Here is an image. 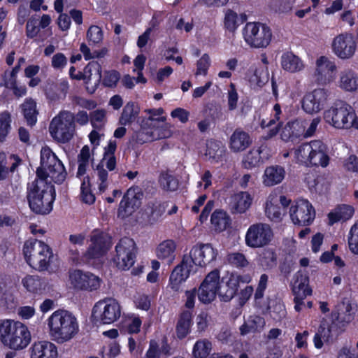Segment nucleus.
<instances>
[{
    "label": "nucleus",
    "instance_id": "obj_1",
    "mask_svg": "<svg viewBox=\"0 0 358 358\" xmlns=\"http://www.w3.org/2000/svg\"><path fill=\"white\" fill-rule=\"evenodd\" d=\"M49 335L57 343L71 341L79 331V324L76 316L66 310L53 312L47 320Z\"/></svg>",
    "mask_w": 358,
    "mask_h": 358
},
{
    "label": "nucleus",
    "instance_id": "obj_2",
    "mask_svg": "<svg viewBox=\"0 0 358 358\" xmlns=\"http://www.w3.org/2000/svg\"><path fill=\"white\" fill-rule=\"evenodd\" d=\"M55 199L54 186L48 180L36 178L28 187L27 199L32 211L48 214L52 209Z\"/></svg>",
    "mask_w": 358,
    "mask_h": 358
},
{
    "label": "nucleus",
    "instance_id": "obj_3",
    "mask_svg": "<svg viewBox=\"0 0 358 358\" xmlns=\"http://www.w3.org/2000/svg\"><path fill=\"white\" fill-rule=\"evenodd\" d=\"M324 120L337 129H358V116L353 108L343 101L334 102L324 112Z\"/></svg>",
    "mask_w": 358,
    "mask_h": 358
},
{
    "label": "nucleus",
    "instance_id": "obj_4",
    "mask_svg": "<svg viewBox=\"0 0 358 358\" xmlns=\"http://www.w3.org/2000/svg\"><path fill=\"white\" fill-rule=\"evenodd\" d=\"M0 341L10 349L22 350L29 344L31 334L22 322L5 320L0 323Z\"/></svg>",
    "mask_w": 358,
    "mask_h": 358
},
{
    "label": "nucleus",
    "instance_id": "obj_5",
    "mask_svg": "<svg viewBox=\"0 0 358 358\" xmlns=\"http://www.w3.org/2000/svg\"><path fill=\"white\" fill-rule=\"evenodd\" d=\"M23 253L28 264L40 271L49 270L54 259L50 247L43 241L37 239L27 241L23 246Z\"/></svg>",
    "mask_w": 358,
    "mask_h": 358
},
{
    "label": "nucleus",
    "instance_id": "obj_6",
    "mask_svg": "<svg viewBox=\"0 0 358 358\" xmlns=\"http://www.w3.org/2000/svg\"><path fill=\"white\" fill-rule=\"evenodd\" d=\"M294 157L300 163L322 167H326L329 162L327 146L319 140L298 146L294 150Z\"/></svg>",
    "mask_w": 358,
    "mask_h": 358
},
{
    "label": "nucleus",
    "instance_id": "obj_7",
    "mask_svg": "<svg viewBox=\"0 0 358 358\" xmlns=\"http://www.w3.org/2000/svg\"><path fill=\"white\" fill-rule=\"evenodd\" d=\"M66 173L62 162L48 147L41 151V166L36 171V178L48 180L51 178L56 183L62 182L66 178Z\"/></svg>",
    "mask_w": 358,
    "mask_h": 358
},
{
    "label": "nucleus",
    "instance_id": "obj_8",
    "mask_svg": "<svg viewBox=\"0 0 358 358\" xmlns=\"http://www.w3.org/2000/svg\"><path fill=\"white\" fill-rule=\"evenodd\" d=\"M51 137L57 143H69L76 134L74 114L68 110H62L55 116L49 125Z\"/></svg>",
    "mask_w": 358,
    "mask_h": 358
},
{
    "label": "nucleus",
    "instance_id": "obj_9",
    "mask_svg": "<svg viewBox=\"0 0 358 358\" xmlns=\"http://www.w3.org/2000/svg\"><path fill=\"white\" fill-rule=\"evenodd\" d=\"M245 42L254 48L267 47L272 38L271 29L259 22H248L243 29Z\"/></svg>",
    "mask_w": 358,
    "mask_h": 358
},
{
    "label": "nucleus",
    "instance_id": "obj_10",
    "mask_svg": "<svg viewBox=\"0 0 358 358\" xmlns=\"http://www.w3.org/2000/svg\"><path fill=\"white\" fill-rule=\"evenodd\" d=\"M217 255V250L211 244H196L183 255V264L192 268L194 266L205 267L215 261Z\"/></svg>",
    "mask_w": 358,
    "mask_h": 358
},
{
    "label": "nucleus",
    "instance_id": "obj_11",
    "mask_svg": "<svg viewBox=\"0 0 358 358\" xmlns=\"http://www.w3.org/2000/svg\"><path fill=\"white\" fill-rule=\"evenodd\" d=\"M122 313L121 306L113 298L98 301L93 308V316L100 323L110 324L117 321Z\"/></svg>",
    "mask_w": 358,
    "mask_h": 358
},
{
    "label": "nucleus",
    "instance_id": "obj_12",
    "mask_svg": "<svg viewBox=\"0 0 358 358\" xmlns=\"http://www.w3.org/2000/svg\"><path fill=\"white\" fill-rule=\"evenodd\" d=\"M273 232L268 224L255 223L248 229L245 241L252 248H259L268 245L273 240Z\"/></svg>",
    "mask_w": 358,
    "mask_h": 358
},
{
    "label": "nucleus",
    "instance_id": "obj_13",
    "mask_svg": "<svg viewBox=\"0 0 358 358\" xmlns=\"http://www.w3.org/2000/svg\"><path fill=\"white\" fill-rule=\"evenodd\" d=\"M116 255L114 262L122 270H127L135 262L136 244L133 239L124 237L115 246Z\"/></svg>",
    "mask_w": 358,
    "mask_h": 358
},
{
    "label": "nucleus",
    "instance_id": "obj_14",
    "mask_svg": "<svg viewBox=\"0 0 358 358\" xmlns=\"http://www.w3.org/2000/svg\"><path fill=\"white\" fill-rule=\"evenodd\" d=\"M331 50L341 59L352 58L357 50V43L353 34L343 32L336 35L331 42Z\"/></svg>",
    "mask_w": 358,
    "mask_h": 358
},
{
    "label": "nucleus",
    "instance_id": "obj_15",
    "mask_svg": "<svg viewBox=\"0 0 358 358\" xmlns=\"http://www.w3.org/2000/svg\"><path fill=\"white\" fill-rule=\"evenodd\" d=\"M69 280L73 288L89 292L99 289L102 282L99 276L90 272H83L81 270L69 271Z\"/></svg>",
    "mask_w": 358,
    "mask_h": 358
},
{
    "label": "nucleus",
    "instance_id": "obj_16",
    "mask_svg": "<svg viewBox=\"0 0 358 358\" xmlns=\"http://www.w3.org/2000/svg\"><path fill=\"white\" fill-rule=\"evenodd\" d=\"M336 71L337 66L334 61L327 56H320L315 60L313 78L317 85H327L333 81Z\"/></svg>",
    "mask_w": 358,
    "mask_h": 358
},
{
    "label": "nucleus",
    "instance_id": "obj_17",
    "mask_svg": "<svg viewBox=\"0 0 358 358\" xmlns=\"http://www.w3.org/2000/svg\"><path fill=\"white\" fill-rule=\"evenodd\" d=\"M220 275L218 269L210 271L201 282L199 290L198 297L201 302L210 303L220 292Z\"/></svg>",
    "mask_w": 358,
    "mask_h": 358
},
{
    "label": "nucleus",
    "instance_id": "obj_18",
    "mask_svg": "<svg viewBox=\"0 0 358 358\" xmlns=\"http://www.w3.org/2000/svg\"><path fill=\"white\" fill-rule=\"evenodd\" d=\"M110 247V237L106 234L95 229L90 235V244L85 253V257L87 259H99L105 255Z\"/></svg>",
    "mask_w": 358,
    "mask_h": 358
},
{
    "label": "nucleus",
    "instance_id": "obj_19",
    "mask_svg": "<svg viewBox=\"0 0 358 358\" xmlns=\"http://www.w3.org/2000/svg\"><path fill=\"white\" fill-rule=\"evenodd\" d=\"M329 92L324 88H317L304 94L301 99L302 109L308 114L321 111L327 103Z\"/></svg>",
    "mask_w": 358,
    "mask_h": 358
},
{
    "label": "nucleus",
    "instance_id": "obj_20",
    "mask_svg": "<svg viewBox=\"0 0 358 358\" xmlns=\"http://www.w3.org/2000/svg\"><path fill=\"white\" fill-rule=\"evenodd\" d=\"M289 215L294 224L308 225L314 220L315 211L308 200L299 199L291 206Z\"/></svg>",
    "mask_w": 358,
    "mask_h": 358
},
{
    "label": "nucleus",
    "instance_id": "obj_21",
    "mask_svg": "<svg viewBox=\"0 0 358 358\" xmlns=\"http://www.w3.org/2000/svg\"><path fill=\"white\" fill-rule=\"evenodd\" d=\"M155 123L151 130L145 131L141 130L136 134V141L141 144L145 143L148 141H156L158 139L169 138L171 136L172 126L165 122Z\"/></svg>",
    "mask_w": 358,
    "mask_h": 358
},
{
    "label": "nucleus",
    "instance_id": "obj_22",
    "mask_svg": "<svg viewBox=\"0 0 358 358\" xmlns=\"http://www.w3.org/2000/svg\"><path fill=\"white\" fill-rule=\"evenodd\" d=\"M104 166L109 171H113L116 166L115 156H103V159L94 170V176L96 178V182L100 193L104 192L108 186V172Z\"/></svg>",
    "mask_w": 358,
    "mask_h": 358
},
{
    "label": "nucleus",
    "instance_id": "obj_23",
    "mask_svg": "<svg viewBox=\"0 0 358 358\" xmlns=\"http://www.w3.org/2000/svg\"><path fill=\"white\" fill-rule=\"evenodd\" d=\"M336 85L344 92H356L358 91V73L350 68L341 70Z\"/></svg>",
    "mask_w": 358,
    "mask_h": 358
},
{
    "label": "nucleus",
    "instance_id": "obj_24",
    "mask_svg": "<svg viewBox=\"0 0 358 358\" xmlns=\"http://www.w3.org/2000/svg\"><path fill=\"white\" fill-rule=\"evenodd\" d=\"M30 358H57V348L48 341L34 342L29 348Z\"/></svg>",
    "mask_w": 358,
    "mask_h": 358
},
{
    "label": "nucleus",
    "instance_id": "obj_25",
    "mask_svg": "<svg viewBox=\"0 0 358 358\" xmlns=\"http://www.w3.org/2000/svg\"><path fill=\"white\" fill-rule=\"evenodd\" d=\"M252 197L248 192H239L231 196L229 207L232 213L242 214L251 206Z\"/></svg>",
    "mask_w": 358,
    "mask_h": 358
},
{
    "label": "nucleus",
    "instance_id": "obj_26",
    "mask_svg": "<svg viewBox=\"0 0 358 358\" xmlns=\"http://www.w3.org/2000/svg\"><path fill=\"white\" fill-rule=\"evenodd\" d=\"M278 193L272 192L267 197L265 203V214L273 222H279L285 213L283 208L278 204Z\"/></svg>",
    "mask_w": 358,
    "mask_h": 358
},
{
    "label": "nucleus",
    "instance_id": "obj_27",
    "mask_svg": "<svg viewBox=\"0 0 358 358\" xmlns=\"http://www.w3.org/2000/svg\"><path fill=\"white\" fill-rule=\"evenodd\" d=\"M136 189L129 188L120 201L118 216L124 218L132 214L138 206Z\"/></svg>",
    "mask_w": 358,
    "mask_h": 358
},
{
    "label": "nucleus",
    "instance_id": "obj_28",
    "mask_svg": "<svg viewBox=\"0 0 358 358\" xmlns=\"http://www.w3.org/2000/svg\"><path fill=\"white\" fill-rule=\"evenodd\" d=\"M280 65L284 71L291 73L301 72L306 67L302 59L292 52H286L281 55Z\"/></svg>",
    "mask_w": 358,
    "mask_h": 358
},
{
    "label": "nucleus",
    "instance_id": "obj_29",
    "mask_svg": "<svg viewBox=\"0 0 358 358\" xmlns=\"http://www.w3.org/2000/svg\"><path fill=\"white\" fill-rule=\"evenodd\" d=\"M266 147L261 145L258 148H252L245 153L242 159L241 165L245 169H252L259 166L264 162V159L267 158L264 154L266 151Z\"/></svg>",
    "mask_w": 358,
    "mask_h": 358
},
{
    "label": "nucleus",
    "instance_id": "obj_30",
    "mask_svg": "<svg viewBox=\"0 0 358 358\" xmlns=\"http://www.w3.org/2000/svg\"><path fill=\"white\" fill-rule=\"evenodd\" d=\"M192 267H189L183 264V259L180 264L178 265L172 271L169 278V286L175 292L180 289L181 285L188 278Z\"/></svg>",
    "mask_w": 358,
    "mask_h": 358
},
{
    "label": "nucleus",
    "instance_id": "obj_31",
    "mask_svg": "<svg viewBox=\"0 0 358 358\" xmlns=\"http://www.w3.org/2000/svg\"><path fill=\"white\" fill-rule=\"evenodd\" d=\"M251 143L250 135L241 129H236L230 137L229 148L234 152H240L248 148Z\"/></svg>",
    "mask_w": 358,
    "mask_h": 358
},
{
    "label": "nucleus",
    "instance_id": "obj_32",
    "mask_svg": "<svg viewBox=\"0 0 358 358\" xmlns=\"http://www.w3.org/2000/svg\"><path fill=\"white\" fill-rule=\"evenodd\" d=\"M82 78L85 80L86 84L91 85L92 90L96 87L101 78V67L96 62H90L84 69Z\"/></svg>",
    "mask_w": 358,
    "mask_h": 358
},
{
    "label": "nucleus",
    "instance_id": "obj_33",
    "mask_svg": "<svg viewBox=\"0 0 358 358\" xmlns=\"http://www.w3.org/2000/svg\"><path fill=\"white\" fill-rule=\"evenodd\" d=\"M355 214L353 206L347 204L337 206L328 214L329 224L332 225L338 222H345L351 219Z\"/></svg>",
    "mask_w": 358,
    "mask_h": 358
},
{
    "label": "nucleus",
    "instance_id": "obj_34",
    "mask_svg": "<svg viewBox=\"0 0 358 358\" xmlns=\"http://www.w3.org/2000/svg\"><path fill=\"white\" fill-rule=\"evenodd\" d=\"M285 176V169L280 166H271L267 167L262 177L263 184L266 187H271L280 183Z\"/></svg>",
    "mask_w": 358,
    "mask_h": 358
},
{
    "label": "nucleus",
    "instance_id": "obj_35",
    "mask_svg": "<svg viewBox=\"0 0 358 358\" xmlns=\"http://www.w3.org/2000/svg\"><path fill=\"white\" fill-rule=\"evenodd\" d=\"M304 134V123L299 120L287 122L280 133L284 141H294Z\"/></svg>",
    "mask_w": 358,
    "mask_h": 358
},
{
    "label": "nucleus",
    "instance_id": "obj_36",
    "mask_svg": "<svg viewBox=\"0 0 358 358\" xmlns=\"http://www.w3.org/2000/svg\"><path fill=\"white\" fill-rule=\"evenodd\" d=\"M176 245L171 240H166L161 243L156 250L157 257L168 264H171L176 257Z\"/></svg>",
    "mask_w": 358,
    "mask_h": 358
},
{
    "label": "nucleus",
    "instance_id": "obj_37",
    "mask_svg": "<svg viewBox=\"0 0 358 358\" xmlns=\"http://www.w3.org/2000/svg\"><path fill=\"white\" fill-rule=\"evenodd\" d=\"M292 287L294 296H307L311 294V289L308 287V278L301 271L295 274Z\"/></svg>",
    "mask_w": 358,
    "mask_h": 358
},
{
    "label": "nucleus",
    "instance_id": "obj_38",
    "mask_svg": "<svg viewBox=\"0 0 358 358\" xmlns=\"http://www.w3.org/2000/svg\"><path fill=\"white\" fill-rule=\"evenodd\" d=\"M210 223L215 231L222 232L230 226L231 218L224 210H216L211 215Z\"/></svg>",
    "mask_w": 358,
    "mask_h": 358
},
{
    "label": "nucleus",
    "instance_id": "obj_39",
    "mask_svg": "<svg viewBox=\"0 0 358 358\" xmlns=\"http://www.w3.org/2000/svg\"><path fill=\"white\" fill-rule=\"evenodd\" d=\"M248 78L252 85L262 87L268 81V70L263 66H252L249 69Z\"/></svg>",
    "mask_w": 358,
    "mask_h": 358
},
{
    "label": "nucleus",
    "instance_id": "obj_40",
    "mask_svg": "<svg viewBox=\"0 0 358 358\" xmlns=\"http://www.w3.org/2000/svg\"><path fill=\"white\" fill-rule=\"evenodd\" d=\"M192 313L190 310H184L179 316L176 324V334L180 339L185 338L190 332Z\"/></svg>",
    "mask_w": 358,
    "mask_h": 358
},
{
    "label": "nucleus",
    "instance_id": "obj_41",
    "mask_svg": "<svg viewBox=\"0 0 358 358\" xmlns=\"http://www.w3.org/2000/svg\"><path fill=\"white\" fill-rule=\"evenodd\" d=\"M238 287L237 278L230 274L228 280L224 285H220L219 296L223 301H229L236 295Z\"/></svg>",
    "mask_w": 358,
    "mask_h": 358
},
{
    "label": "nucleus",
    "instance_id": "obj_42",
    "mask_svg": "<svg viewBox=\"0 0 358 358\" xmlns=\"http://www.w3.org/2000/svg\"><path fill=\"white\" fill-rule=\"evenodd\" d=\"M225 148L221 142L210 140L206 142L205 155L215 162L222 160L225 154Z\"/></svg>",
    "mask_w": 358,
    "mask_h": 358
},
{
    "label": "nucleus",
    "instance_id": "obj_43",
    "mask_svg": "<svg viewBox=\"0 0 358 358\" xmlns=\"http://www.w3.org/2000/svg\"><path fill=\"white\" fill-rule=\"evenodd\" d=\"M244 22V19L231 9L226 10L223 20L224 29L230 32L234 33L239 26Z\"/></svg>",
    "mask_w": 358,
    "mask_h": 358
},
{
    "label": "nucleus",
    "instance_id": "obj_44",
    "mask_svg": "<svg viewBox=\"0 0 358 358\" xmlns=\"http://www.w3.org/2000/svg\"><path fill=\"white\" fill-rule=\"evenodd\" d=\"M21 108L27 124L30 126L35 124L38 115L36 101L31 98L26 99L21 105Z\"/></svg>",
    "mask_w": 358,
    "mask_h": 358
},
{
    "label": "nucleus",
    "instance_id": "obj_45",
    "mask_svg": "<svg viewBox=\"0 0 358 358\" xmlns=\"http://www.w3.org/2000/svg\"><path fill=\"white\" fill-rule=\"evenodd\" d=\"M22 283L24 287L29 292L39 293L45 289L46 283L37 275H27Z\"/></svg>",
    "mask_w": 358,
    "mask_h": 358
},
{
    "label": "nucleus",
    "instance_id": "obj_46",
    "mask_svg": "<svg viewBox=\"0 0 358 358\" xmlns=\"http://www.w3.org/2000/svg\"><path fill=\"white\" fill-rule=\"evenodd\" d=\"M139 113L138 107L134 102H128L124 107L120 117L122 125H127L134 122Z\"/></svg>",
    "mask_w": 358,
    "mask_h": 358
},
{
    "label": "nucleus",
    "instance_id": "obj_47",
    "mask_svg": "<svg viewBox=\"0 0 358 358\" xmlns=\"http://www.w3.org/2000/svg\"><path fill=\"white\" fill-rule=\"evenodd\" d=\"M259 264L264 270H271L277 266V255L270 248L262 251L259 256Z\"/></svg>",
    "mask_w": 358,
    "mask_h": 358
},
{
    "label": "nucleus",
    "instance_id": "obj_48",
    "mask_svg": "<svg viewBox=\"0 0 358 358\" xmlns=\"http://www.w3.org/2000/svg\"><path fill=\"white\" fill-rule=\"evenodd\" d=\"M212 351V343L206 339L198 340L192 348V355L194 358H206Z\"/></svg>",
    "mask_w": 358,
    "mask_h": 358
},
{
    "label": "nucleus",
    "instance_id": "obj_49",
    "mask_svg": "<svg viewBox=\"0 0 358 358\" xmlns=\"http://www.w3.org/2000/svg\"><path fill=\"white\" fill-rule=\"evenodd\" d=\"M90 160V149L87 145H85L83 147L79 155H78V168L77 176L81 177L85 176L87 172V169L89 167Z\"/></svg>",
    "mask_w": 358,
    "mask_h": 358
},
{
    "label": "nucleus",
    "instance_id": "obj_50",
    "mask_svg": "<svg viewBox=\"0 0 358 358\" xmlns=\"http://www.w3.org/2000/svg\"><path fill=\"white\" fill-rule=\"evenodd\" d=\"M332 336L331 329L326 327L324 324H322L313 338L315 347L317 349L322 348L323 343L329 341Z\"/></svg>",
    "mask_w": 358,
    "mask_h": 358
},
{
    "label": "nucleus",
    "instance_id": "obj_51",
    "mask_svg": "<svg viewBox=\"0 0 358 358\" xmlns=\"http://www.w3.org/2000/svg\"><path fill=\"white\" fill-rule=\"evenodd\" d=\"M160 186L166 191H175L178 187V180L169 171H162L159 177Z\"/></svg>",
    "mask_w": 358,
    "mask_h": 358
},
{
    "label": "nucleus",
    "instance_id": "obj_52",
    "mask_svg": "<svg viewBox=\"0 0 358 358\" xmlns=\"http://www.w3.org/2000/svg\"><path fill=\"white\" fill-rule=\"evenodd\" d=\"M347 238L349 250L358 256V220L351 226Z\"/></svg>",
    "mask_w": 358,
    "mask_h": 358
},
{
    "label": "nucleus",
    "instance_id": "obj_53",
    "mask_svg": "<svg viewBox=\"0 0 358 358\" xmlns=\"http://www.w3.org/2000/svg\"><path fill=\"white\" fill-rule=\"evenodd\" d=\"M264 324L263 318L255 316L251 317L247 322H245L240 327L241 334L245 335L248 333L257 331L259 328L262 327Z\"/></svg>",
    "mask_w": 358,
    "mask_h": 358
},
{
    "label": "nucleus",
    "instance_id": "obj_54",
    "mask_svg": "<svg viewBox=\"0 0 358 358\" xmlns=\"http://www.w3.org/2000/svg\"><path fill=\"white\" fill-rule=\"evenodd\" d=\"M11 115L9 112L0 113V142L4 141L11 129Z\"/></svg>",
    "mask_w": 358,
    "mask_h": 358
},
{
    "label": "nucleus",
    "instance_id": "obj_55",
    "mask_svg": "<svg viewBox=\"0 0 358 358\" xmlns=\"http://www.w3.org/2000/svg\"><path fill=\"white\" fill-rule=\"evenodd\" d=\"M80 189L82 201L87 204H92L95 201V196L91 191L90 178L88 176L84 178Z\"/></svg>",
    "mask_w": 358,
    "mask_h": 358
},
{
    "label": "nucleus",
    "instance_id": "obj_56",
    "mask_svg": "<svg viewBox=\"0 0 358 358\" xmlns=\"http://www.w3.org/2000/svg\"><path fill=\"white\" fill-rule=\"evenodd\" d=\"M210 66V59L208 55L203 54L196 62V76H206Z\"/></svg>",
    "mask_w": 358,
    "mask_h": 358
},
{
    "label": "nucleus",
    "instance_id": "obj_57",
    "mask_svg": "<svg viewBox=\"0 0 358 358\" xmlns=\"http://www.w3.org/2000/svg\"><path fill=\"white\" fill-rule=\"evenodd\" d=\"M238 101V94L235 85L231 83L227 92V103L229 110H234L237 108Z\"/></svg>",
    "mask_w": 358,
    "mask_h": 358
},
{
    "label": "nucleus",
    "instance_id": "obj_58",
    "mask_svg": "<svg viewBox=\"0 0 358 358\" xmlns=\"http://www.w3.org/2000/svg\"><path fill=\"white\" fill-rule=\"evenodd\" d=\"M87 38L93 43H99L103 40V31L98 26H91L87 32Z\"/></svg>",
    "mask_w": 358,
    "mask_h": 358
},
{
    "label": "nucleus",
    "instance_id": "obj_59",
    "mask_svg": "<svg viewBox=\"0 0 358 358\" xmlns=\"http://www.w3.org/2000/svg\"><path fill=\"white\" fill-rule=\"evenodd\" d=\"M229 262L236 267H245L248 264L245 255L242 253L236 252L228 255Z\"/></svg>",
    "mask_w": 358,
    "mask_h": 358
},
{
    "label": "nucleus",
    "instance_id": "obj_60",
    "mask_svg": "<svg viewBox=\"0 0 358 358\" xmlns=\"http://www.w3.org/2000/svg\"><path fill=\"white\" fill-rule=\"evenodd\" d=\"M68 59L64 54L57 52L55 54L51 59V66L56 70H62L67 64Z\"/></svg>",
    "mask_w": 358,
    "mask_h": 358
},
{
    "label": "nucleus",
    "instance_id": "obj_61",
    "mask_svg": "<svg viewBox=\"0 0 358 358\" xmlns=\"http://www.w3.org/2000/svg\"><path fill=\"white\" fill-rule=\"evenodd\" d=\"M268 280V277L266 274L261 275L256 292L255 293V299L256 301L262 299L264 296V291L267 287Z\"/></svg>",
    "mask_w": 358,
    "mask_h": 358
},
{
    "label": "nucleus",
    "instance_id": "obj_62",
    "mask_svg": "<svg viewBox=\"0 0 358 358\" xmlns=\"http://www.w3.org/2000/svg\"><path fill=\"white\" fill-rule=\"evenodd\" d=\"M119 80V73L115 71H111L106 73L103 83L106 87H113L116 86Z\"/></svg>",
    "mask_w": 358,
    "mask_h": 358
},
{
    "label": "nucleus",
    "instance_id": "obj_63",
    "mask_svg": "<svg viewBox=\"0 0 358 358\" xmlns=\"http://www.w3.org/2000/svg\"><path fill=\"white\" fill-rule=\"evenodd\" d=\"M209 322V316L207 313H200L196 318V324L199 332L204 331L208 327Z\"/></svg>",
    "mask_w": 358,
    "mask_h": 358
},
{
    "label": "nucleus",
    "instance_id": "obj_64",
    "mask_svg": "<svg viewBox=\"0 0 358 358\" xmlns=\"http://www.w3.org/2000/svg\"><path fill=\"white\" fill-rule=\"evenodd\" d=\"M345 169L350 172H358V157L354 155H350L343 162Z\"/></svg>",
    "mask_w": 358,
    "mask_h": 358
}]
</instances>
